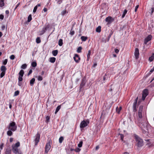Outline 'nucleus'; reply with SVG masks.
Here are the masks:
<instances>
[{
    "label": "nucleus",
    "mask_w": 154,
    "mask_h": 154,
    "mask_svg": "<svg viewBox=\"0 0 154 154\" xmlns=\"http://www.w3.org/2000/svg\"><path fill=\"white\" fill-rule=\"evenodd\" d=\"M134 139L136 140V145L138 147H141L143 145V141L142 139L137 135H134Z\"/></svg>",
    "instance_id": "f257e3e1"
},
{
    "label": "nucleus",
    "mask_w": 154,
    "mask_h": 154,
    "mask_svg": "<svg viewBox=\"0 0 154 154\" xmlns=\"http://www.w3.org/2000/svg\"><path fill=\"white\" fill-rule=\"evenodd\" d=\"M17 127L15 123L13 122H10L8 126V129L13 131H15L17 130Z\"/></svg>",
    "instance_id": "f03ea898"
},
{
    "label": "nucleus",
    "mask_w": 154,
    "mask_h": 154,
    "mask_svg": "<svg viewBox=\"0 0 154 154\" xmlns=\"http://www.w3.org/2000/svg\"><path fill=\"white\" fill-rule=\"evenodd\" d=\"M89 123V121L88 119H87L86 121L83 120L81 122L80 127L81 128H84L87 126Z\"/></svg>",
    "instance_id": "7ed1b4c3"
},
{
    "label": "nucleus",
    "mask_w": 154,
    "mask_h": 154,
    "mask_svg": "<svg viewBox=\"0 0 154 154\" xmlns=\"http://www.w3.org/2000/svg\"><path fill=\"white\" fill-rule=\"evenodd\" d=\"M114 20V19L111 16H108L105 19V21L107 23V25H108L111 24Z\"/></svg>",
    "instance_id": "20e7f679"
},
{
    "label": "nucleus",
    "mask_w": 154,
    "mask_h": 154,
    "mask_svg": "<svg viewBox=\"0 0 154 154\" xmlns=\"http://www.w3.org/2000/svg\"><path fill=\"white\" fill-rule=\"evenodd\" d=\"M86 83V79L83 78L82 79L79 86V91H81L82 90V89L85 86Z\"/></svg>",
    "instance_id": "39448f33"
},
{
    "label": "nucleus",
    "mask_w": 154,
    "mask_h": 154,
    "mask_svg": "<svg viewBox=\"0 0 154 154\" xmlns=\"http://www.w3.org/2000/svg\"><path fill=\"white\" fill-rule=\"evenodd\" d=\"M40 135L39 133H37L35 135V138L34 140L35 142V146L37 145L39 141Z\"/></svg>",
    "instance_id": "423d86ee"
},
{
    "label": "nucleus",
    "mask_w": 154,
    "mask_h": 154,
    "mask_svg": "<svg viewBox=\"0 0 154 154\" xmlns=\"http://www.w3.org/2000/svg\"><path fill=\"white\" fill-rule=\"evenodd\" d=\"M148 90L147 89H145L143 91L142 94V100H144L146 97L148 95Z\"/></svg>",
    "instance_id": "0eeeda50"
},
{
    "label": "nucleus",
    "mask_w": 154,
    "mask_h": 154,
    "mask_svg": "<svg viewBox=\"0 0 154 154\" xmlns=\"http://www.w3.org/2000/svg\"><path fill=\"white\" fill-rule=\"evenodd\" d=\"M49 27V25L48 24L47 26L45 25L43 28L42 30L40 31V35H43L46 31L47 29Z\"/></svg>",
    "instance_id": "6e6552de"
},
{
    "label": "nucleus",
    "mask_w": 154,
    "mask_h": 154,
    "mask_svg": "<svg viewBox=\"0 0 154 154\" xmlns=\"http://www.w3.org/2000/svg\"><path fill=\"white\" fill-rule=\"evenodd\" d=\"M51 145L50 142L47 143L46 145L45 148V152L48 153L51 148Z\"/></svg>",
    "instance_id": "1a4fd4ad"
},
{
    "label": "nucleus",
    "mask_w": 154,
    "mask_h": 154,
    "mask_svg": "<svg viewBox=\"0 0 154 154\" xmlns=\"http://www.w3.org/2000/svg\"><path fill=\"white\" fill-rule=\"evenodd\" d=\"M138 99V97H137L135 100L134 102L133 103V111L134 112H136L137 111L136 105L137 104V102Z\"/></svg>",
    "instance_id": "9d476101"
},
{
    "label": "nucleus",
    "mask_w": 154,
    "mask_h": 154,
    "mask_svg": "<svg viewBox=\"0 0 154 154\" xmlns=\"http://www.w3.org/2000/svg\"><path fill=\"white\" fill-rule=\"evenodd\" d=\"M73 59L77 63H79L80 60V58L79 57V55L77 54H75Z\"/></svg>",
    "instance_id": "9b49d317"
},
{
    "label": "nucleus",
    "mask_w": 154,
    "mask_h": 154,
    "mask_svg": "<svg viewBox=\"0 0 154 154\" xmlns=\"http://www.w3.org/2000/svg\"><path fill=\"white\" fill-rule=\"evenodd\" d=\"M152 38V36L150 35H148L144 39V43L146 44L149 41H150Z\"/></svg>",
    "instance_id": "f8f14e48"
},
{
    "label": "nucleus",
    "mask_w": 154,
    "mask_h": 154,
    "mask_svg": "<svg viewBox=\"0 0 154 154\" xmlns=\"http://www.w3.org/2000/svg\"><path fill=\"white\" fill-rule=\"evenodd\" d=\"M139 55V50L138 48H136L134 52V56L136 59H138Z\"/></svg>",
    "instance_id": "ddd939ff"
},
{
    "label": "nucleus",
    "mask_w": 154,
    "mask_h": 154,
    "mask_svg": "<svg viewBox=\"0 0 154 154\" xmlns=\"http://www.w3.org/2000/svg\"><path fill=\"white\" fill-rule=\"evenodd\" d=\"M11 149L10 147H8L7 148L5 152V154H11Z\"/></svg>",
    "instance_id": "4468645a"
},
{
    "label": "nucleus",
    "mask_w": 154,
    "mask_h": 154,
    "mask_svg": "<svg viewBox=\"0 0 154 154\" xmlns=\"http://www.w3.org/2000/svg\"><path fill=\"white\" fill-rule=\"evenodd\" d=\"M12 148L13 152L15 154H17L18 152V149L16 147H14L13 146H12Z\"/></svg>",
    "instance_id": "2eb2a0df"
},
{
    "label": "nucleus",
    "mask_w": 154,
    "mask_h": 154,
    "mask_svg": "<svg viewBox=\"0 0 154 154\" xmlns=\"http://www.w3.org/2000/svg\"><path fill=\"white\" fill-rule=\"evenodd\" d=\"M6 69V67L4 66H2L1 67V71L2 72H5Z\"/></svg>",
    "instance_id": "dca6fc26"
},
{
    "label": "nucleus",
    "mask_w": 154,
    "mask_h": 154,
    "mask_svg": "<svg viewBox=\"0 0 154 154\" xmlns=\"http://www.w3.org/2000/svg\"><path fill=\"white\" fill-rule=\"evenodd\" d=\"M35 81V79L34 78H32L30 81V85L31 86H32L33 85Z\"/></svg>",
    "instance_id": "f3484780"
},
{
    "label": "nucleus",
    "mask_w": 154,
    "mask_h": 154,
    "mask_svg": "<svg viewBox=\"0 0 154 154\" xmlns=\"http://www.w3.org/2000/svg\"><path fill=\"white\" fill-rule=\"evenodd\" d=\"M91 53V50H89L88 51V53L87 54V60L88 61L89 60V59L90 58V55Z\"/></svg>",
    "instance_id": "a211bd4d"
},
{
    "label": "nucleus",
    "mask_w": 154,
    "mask_h": 154,
    "mask_svg": "<svg viewBox=\"0 0 154 154\" xmlns=\"http://www.w3.org/2000/svg\"><path fill=\"white\" fill-rule=\"evenodd\" d=\"M58 52V51L57 50H55L52 51V54L54 56H55L57 55Z\"/></svg>",
    "instance_id": "6ab92c4d"
},
{
    "label": "nucleus",
    "mask_w": 154,
    "mask_h": 154,
    "mask_svg": "<svg viewBox=\"0 0 154 154\" xmlns=\"http://www.w3.org/2000/svg\"><path fill=\"white\" fill-rule=\"evenodd\" d=\"M24 74V71L23 70L21 69L20 70V72L19 73V76L23 77Z\"/></svg>",
    "instance_id": "aec40b11"
},
{
    "label": "nucleus",
    "mask_w": 154,
    "mask_h": 154,
    "mask_svg": "<svg viewBox=\"0 0 154 154\" xmlns=\"http://www.w3.org/2000/svg\"><path fill=\"white\" fill-rule=\"evenodd\" d=\"M122 107L121 106H120L119 108H118V107H117L116 108V112L119 114L120 113V111L122 109Z\"/></svg>",
    "instance_id": "412c9836"
},
{
    "label": "nucleus",
    "mask_w": 154,
    "mask_h": 154,
    "mask_svg": "<svg viewBox=\"0 0 154 154\" xmlns=\"http://www.w3.org/2000/svg\"><path fill=\"white\" fill-rule=\"evenodd\" d=\"M56 60V58L54 57H52L50 58V61L52 63H54Z\"/></svg>",
    "instance_id": "4be33fe9"
},
{
    "label": "nucleus",
    "mask_w": 154,
    "mask_h": 154,
    "mask_svg": "<svg viewBox=\"0 0 154 154\" xmlns=\"http://www.w3.org/2000/svg\"><path fill=\"white\" fill-rule=\"evenodd\" d=\"M88 38L86 36H82L81 37V40L83 41H85Z\"/></svg>",
    "instance_id": "5701e85b"
},
{
    "label": "nucleus",
    "mask_w": 154,
    "mask_h": 154,
    "mask_svg": "<svg viewBox=\"0 0 154 154\" xmlns=\"http://www.w3.org/2000/svg\"><path fill=\"white\" fill-rule=\"evenodd\" d=\"M60 108H61V106L60 105L58 106L57 107V108H56V109L55 112V114H56L59 111V110L60 109Z\"/></svg>",
    "instance_id": "b1692460"
},
{
    "label": "nucleus",
    "mask_w": 154,
    "mask_h": 154,
    "mask_svg": "<svg viewBox=\"0 0 154 154\" xmlns=\"http://www.w3.org/2000/svg\"><path fill=\"white\" fill-rule=\"evenodd\" d=\"M113 32L112 31L110 32V34L108 36L107 39V41L108 42L109 40V39L111 37L112 35L113 34Z\"/></svg>",
    "instance_id": "393cba45"
},
{
    "label": "nucleus",
    "mask_w": 154,
    "mask_h": 154,
    "mask_svg": "<svg viewBox=\"0 0 154 154\" xmlns=\"http://www.w3.org/2000/svg\"><path fill=\"white\" fill-rule=\"evenodd\" d=\"M107 104H106V110L107 111L110 109L112 106V105L111 104H109L107 105V106H106Z\"/></svg>",
    "instance_id": "a878e982"
},
{
    "label": "nucleus",
    "mask_w": 154,
    "mask_h": 154,
    "mask_svg": "<svg viewBox=\"0 0 154 154\" xmlns=\"http://www.w3.org/2000/svg\"><path fill=\"white\" fill-rule=\"evenodd\" d=\"M12 131L11 130H9L7 132V135L9 136H11L13 134Z\"/></svg>",
    "instance_id": "bb28decb"
},
{
    "label": "nucleus",
    "mask_w": 154,
    "mask_h": 154,
    "mask_svg": "<svg viewBox=\"0 0 154 154\" xmlns=\"http://www.w3.org/2000/svg\"><path fill=\"white\" fill-rule=\"evenodd\" d=\"M4 1V0H0V6L2 7L5 5Z\"/></svg>",
    "instance_id": "cd10ccee"
},
{
    "label": "nucleus",
    "mask_w": 154,
    "mask_h": 154,
    "mask_svg": "<svg viewBox=\"0 0 154 154\" xmlns=\"http://www.w3.org/2000/svg\"><path fill=\"white\" fill-rule=\"evenodd\" d=\"M154 59V54H153L149 58V60L151 62Z\"/></svg>",
    "instance_id": "c85d7f7f"
},
{
    "label": "nucleus",
    "mask_w": 154,
    "mask_h": 154,
    "mask_svg": "<svg viewBox=\"0 0 154 154\" xmlns=\"http://www.w3.org/2000/svg\"><path fill=\"white\" fill-rule=\"evenodd\" d=\"M63 44V40L61 39H59L58 42V45L60 46H62Z\"/></svg>",
    "instance_id": "c756f323"
},
{
    "label": "nucleus",
    "mask_w": 154,
    "mask_h": 154,
    "mask_svg": "<svg viewBox=\"0 0 154 154\" xmlns=\"http://www.w3.org/2000/svg\"><path fill=\"white\" fill-rule=\"evenodd\" d=\"M27 65L26 64H23L21 67V69H26L27 67Z\"/></svg>",
    "instance_id": "7c9ffc66"
},
{
    "label": "nucleus",
    "mask_w": 154,
    "mask_h": 154,
    "mask_svg": "<svg viewBox=\"0 0 154 154\" xmlns=\"http://www.w3.org/2000/svg\"><path fill=\"white\" fill-rule=\"evenodd\" d=\"M31 66L32 67H35L37 66V63L36 62H32L31 63Z\"/></svg>",
    "instance_id": "2f4dec72"
},
{
    "label": "nucleus",
    "mask_w": 154,
    "mask_h": 154,
    "mask_svg": "<svg viewBox=\"0 0 154 154\" xmlns=\"http://www.w3.org/2000/svg\"><path fill=\"white\" fill-rule=\"evenodd\" d=\"M101 27L100 26H99L96 29V31L97 32H100L101 31Z\"/></svg>",
    "instance_id": "473e14b6"
},
{
    "label": "nucleus",
    "mask_w": 154,
    "mask_h": 154,
    "mask_svg": "<svg viewBox=\"0 0 154 154\" xmlns=\"http://www.w3.org/2000/svg\"><path fill=\"white\" fill-rule=\"evenodd\" d=\"M127 12V10L126 9H125L122 16V18H123L125 17Z\"/></svg>",
    "instance_id": "72a5a7b5"
},
{
    "label": "nucleus",
    "mask_w": 154,
    "mask_h": 154,
    "mask_svg": "<svg viewBox=\"0 0 154 154\" xmlns=\"http://www.w3.org/2000/svg\"><path fill=\"white\" fill-rule=\"evenodd\" d=\"M32 20V15L29 14L28 17L27 21L28 22H30Z\"/></svg>",
    "instance_id": "f704fd0d"
},
{
    "label": "nucleus",
    "mask_w": 154,
    "mask_h": 154,
    "mask_svg": "<svg viewBox=\"0 0 154 154\" xmlns=\"http://www.w3.org/2000/svg\"><path fill=\"white\" fill-rule=\"evenodd\" d=\"M82 49V48L81 47H79L77 49V51L78 53H80L81 52V50Z\"/></svg>",
    "instance_id": "c9c22d12"
},
{
    "label": "nucleus",
    "mask_w": 154,
    "mask_h": 154,
    "mask_svg": "<svg viewBox=\"0 0 154 154\" xmlns=\"http://www.w3.org/2000/svg\"><path fill=\"white\" fill-rule=\"evenodd\" d=\"M143 110V106H140L139 108L138 113H142Z\"/></svg>",
    "instance_id": "e433bc0d"
},
{
    "label": "nucleus",
    "mask_w": 154,
    "mask_h": 154,
    "mask_svg": "<svg viewBox=\"0 0 154 154\" xmlns=\"http://www.w3.org/2000/svg\"><path fill=\"white\" fill-rule=\"evenodd\" d=\"M41 40L39 37H38L36 39V42L37 43H39L41 42Z\"/></svg>",
    "instance_id": "4c0bfd02"
},
{
    "label": "nucleus",
    "mask_w": 154,
    "mask_h": 154,
    "mask_svg": "<svg viewBox=\"0 0 154 154\" xmlns=\"http://www.w3.org/2000/svg\"><path fill=\"white\" fill-rule=\"evenodd\" d=\"M64 140V138L63 137H61L59 139V142L60 143H61Z\"/></svg>",
    "instance_id": "58836bf2"
},
{
    "label": "nucleus",
    "mask_w": 154,
    "mask_h": 154,
    "mask_svg": "<svg viewBox=\"0 0 154 154\" xmlns=\"http://www.w3.org/2000/svg\"><path fill=\"white\" fill-rule=\"evenodd\" d=\"M73 29V28L72 27L71 30V31H70V34L71 35H74V34L75 33V32L73 30H72Z\"/></svg>",
    "instance_id": "ea45409f"
},
{
    "label": "nucleus",
    "mask_w": 154,
    "mask_h": 154,
    "mask_svg": "<svg viewBox=\"0 0 154 154\" xmlns=\"http://www.w3.org/2000/svg\"><path fill=\"white\" fill-rule=\"evenodd\" d=\"M83 144V141H81L78 144V146L80 148L82 147Z\"/></svg>",
    "instance_id": "a19ab883"
},
{
    "label": "nucleus",
    "mask_w": 154,
    "mask_h": 154,
    "mask_svg": "<svg viewBox=\"0 0 154 154\" xmlns=\"http://www.w3.org/2000/svg\"><path fill=\"white\" fill-rule=\"evenodd\" d=\"M114 87L112 86V85H111V86H110V88L108 89V90L109 91H112V90L113 89H114Z\"/></svg>",
    "instance_id": "79ce46f5"
},
{
    "label": "nucleus",
    "mask_w": 154,
    "mask_h": 154,
    "mask_svg": "<svg viewBox=\"0 0 154 154\" xmlns=\"http://www.w3.org/2000/svg\"><path fill=\"white\" fill-rule=\"evenodd\" d=\"M7 62H8V59H5V60L4 61H3V63H2L4 65H6L7 64Z\"/></svg>",
    "instance_id": "37998d69"
},
{
    "label": "nucleus",
    "mask_w": 154,
    "mask_h": 154,
    "mask_svg": "<svg viewBox=\"0 0 154 154\" xmlns=\"http://www.w3.org/2000/svg\"><path fill=\"white\" fill-rule=\"evenodd\" d=\"M20 146V143L19 142H17L15 144V146L14 147H16L17 148V147H18Z\"/></svg>",
    "instance_id": "c03bdc74"
},
{
    "label": "nucleus",
    "mask_w": 154,
    "mask_h": 154,
    "mask_svg": "<svg viewBox=\"0 0 154 154\" xmlns=\"http://www.w3.org/2000/svg\"><path fill=\"white\" fill-rule=\"evenodd\" d=\"M5 14H6V15L5 16V17L8 18L9 16V11L8 10L6 11Z\"/></svg>",
    "instance_id": "a18cd8bd"
},
{
    "label": "nucleus",
    "mask_w": 154,
    "mask_h": 154,
    "mask_svg": "<svg viewBox=\"0 0 154 154\" xmlns=\"http://www.w3.org/2000/svg\"><path fill=\"white\" fill-rule=\"evenodd\" d=\"M67 13L66 10H64L61 12V14L63 16Z\"/></svg>",
    "instance_id": "49530a36"
},
{
    "label": "nucleus",
    "mask_w": 154,
    "mask_h": 154,
    "mask_svg": "<svg viewBox=\"0 0 154 154\" xmlns=\"http://www.w3.org/2000/svg\"><path fill=\"white\" fill-rule=\"evenodd\" d=\"M5 72H2L0 74V77L2 78L5 75Z\"/></svg>",
    "instance_id": "de8ad7c7"
},
{
    "label": "nucleus",
    "mask_w": 154,
    "mask_h": 154,
    "mask_svg": "<svg viewBox=\"0 0 154 154\" xmlns=\"http://www.w3.org/2000/svg\"><path fill=\"white\" fill-rule=\"evenodd\" d=\"M81 149L79 148H77L75 149V152H79L81 150Z\"/></svg>",
    "instance_id": "09e8293b"
},
{
    "label": "nucleus",
    "mask_w": 154,
    "mask_h": 154,
    "mask_svg": "<svg viewBox=\"0 0 154 154\" xmlns=\"http://www.w3.org/2000/svg\"><path fill=\"white\" fill-rule=\"evenodd\" d=\"M19 93V91H17L15 92L14 96H17L18 95Z\"/></svg>",
    "instance_id": "8fccbe9b"
},
{
    "label": "nucleus",
    "mask_w": 154,
    "mask_h": 154,
    "mask_svg": "<svg viewBox=\"0 0 154 154\" xmlns=\"http://www.w3.org/2000/svg\"><path fill=\"white\" fill-rule=\"evenodd\" d=\"M15 57V56L14 55H11L10 57V58L11 60H13L14 59Z\"/></svg>",
    "instance_id": "3c124183"
},
{
    "label": "nucleus",
    "mask_w": 154,
    "mask_h": 154,
    "mask_svg": "<svg viewBox=\"0 0 154 154\" xmlns=\"http://www.w3.org/2000/svg\"><path fill=\"white\" fill-rule=\"evenodd\" d=\"M43 78L41 76H38V81H41L42 80Z\"/></svg>",
    "instance_id": "603ef678"
},
{
    "label": "nucleus",
    "mask_w": 154,
    "mask_h": 154,
    "mask_svg": "<svg viewBox=\"0 0 154 154\" xmlns=\"http://www.w3.org/2000/svg\"><path fill=\"white\" fill-rule=\"evenodd\" d=\"M23 76H18V81L21 82L23 80Z\"/></svg>",
    "instance_id": "864d4df0"
},
{
    "label": "nucleus",
    "mask_w": 154,
    "mask_h": 154,
    "mask_svg": "<svg viewBox=\"0 0 154 154\" xmlns=\"http://www.w3.org/2000/svg\"><path fill=\"white\" fill-rule=\"evenodd\" d=\"M119 135H120L121 139L122 141L123 140L124 135L122 134H119Z\"/></svg>",
    "instance_id": "5fc2aeb1"
},
{
    "label": "nucleus",
    "mask_w": 154,
    "mask_h": 154,
    "mask_svg": "<svg viewBox=\"0 0 154 154\" xmlns=\"http://www.w3.org/2000/svg\"><path fill=\"white\" fill-rule=\"evenodd\" d=\"M57 1V3L58 4H60L62 2L63 0H56Z\"/></svg>",
    "instance_id": "6e6d98bb"
},
{
    "label": "nucleus",
    "mask_w": 154,
    "mask_h": 154,
    "mask_svg": "<svg viewBox=\"0 0 154 154\" xmlns=\"http://www.w3.org/2000/svg\"><path fill=\"white\" fill-rule=\"evenodd\" d=\"M138 116L140 119H141L142 118V113H138Z\"/></svg>",
    "instance_id": "4d7b16f0"
},
{
    "label": "nucleus",
    "mask_w": 154,
    "mask_h": 154,
    "mask_svg": "<svg viewBox=\"0 0 154 154\" xmlns=\"http://www.w3.org/2000/svg\"><path fill=\"white\" fill-rule=\"evenodd\" d=\"M37 6H35L34 8V9L33 10V13H35L36 12V10H37Z\"/></svg>",
    "instance_id": "13d9d810"
},
{
    "label": "nucleus",
    "mask_w": 154,
    "mask_h": 154,
    "mask_svg": "<svg viewBox=\"0 0 154 154\" xmlns=\"http://www.w3.org/2000/svg\"><path fill=\"white\" fill-rule=\"evenodd\" d=\"M32 69H30L29 70V71L28 73V76L29 75L32 73Z\"/></svg>",
    "instance_id": "bf43d9fd"
},
{
    "label": "nucleus",
    "mask_w": 154,
    "mask_h": 154,
    "mask_svg": "<svg viewBox=\"0 0 154 154\" xmlns=\"http://www.w3.org/2000/svg\"><path fill=\"white\" fill-rule=\"evenodd\" d=\"M138 7H139V5H137L135 7V10H134V11H135V12H137V9L138 8Z\"/></svg>",
    "instance_id": "052dcab7"
},
{
    "label": "nucleus",
    "mask_w": 154,
    "mask_h": 154,
    "mask_svg": "<svg viewBox=\"0 0 154 154\" xmlns=\"http://www.w3.org/2000/svg\"><path fill=\"white\" fill-rule=\"evenodd\" d=\"M50 120V117L48 116H47L46 117V121L47 122H48Z\"/></svg>",
    "instance_id": "680f3d73"
},
{
    "label": "nucleus",
    "mask_w": 154,
    "mask_h": 154,
    "mask_svg": "<svg viewBox=\"0 0 154 154\" xmlns=\"http://www.w3.org/2000/svg\"><path fill=\"white\" fill-rule=\"evenodd\" d=\"M4 16L2 14H0V19L1 20H3L4 19Z\"/></svg>",
    "instance_id": "e2e57ef3"
},
{
    "label": "nucleus",
    "mask_w": 154,
    "mask_h": 154,
    "mask_svg": "<svg viewBox=\"0 0 154 154\" xmlns=\"http://www.w3.org/2000/svg\"><path fill=\"white\" fill-rule=\"evenodd\" d=\"M115 51L116 53L118 54L119 51V50L117 49H115Z\"/></svg>",
    "instance_id": "0e129e2a"
},
{
    "label": "nucleus",
    "mask_w": 154,
    "mask_h": 154,
    "mask_svg": "<svg viewBox=\"0 0 154 154\" xmlns=\"http://www.w3.org/2000/svg\"><path fill=\"white\" fill-rule=\"evenodd\" d=\"M106 74H105V75L103 77V81H105L106 79Z\"/></svg>",
    "instance_id": "69168bd1"
},
{
    "label": "nucleus",
    "mask_w": 154,
    "mask_h": 154,
    "mask_svg": "<svg viewBox=\"0 0 154 154\" xmlns=\"http://www.w3.org/2000/svg\"><path fill=\"white\" fill-rule=\"evenodd\" d=\"M22 85V83L21 82H20V81H18V85L19 86H21Z\"/></svg>",
    "instance_id": "338daca9"
},
{
    "label": "nucleus",
    "mask_w": 154,
    "mask_h": 154,
    "mask_svg": "<svg viewBox=\"0 0 154 154\" xmlns=\"http://www.w3.org/2000/svg\"><path fill=\"white\" fill-rule=\"evenodd\" d=\"M154 71V66L150 70V72H151V73H152Z\"/></svg>",
    "instance_id": "774afa93"
}]
</instances>
